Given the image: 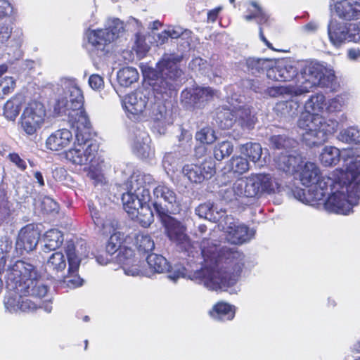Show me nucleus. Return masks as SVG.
Segmentation results:
<instances>
[{
    "mask_svg": "<svg viewBox=\"0 0 360 360\" xmlns=\"http://www.w3.org/2000/svg\"><path fill=\"white\" fill-rule=\"evenodd\" d=\"M183 174L188 179L193 183H200L204 180L205 174L201 166L198 165H186L183 168Z\"/></svg>",
    "mask_w": 360,
    "mask_h": 360,
    "instance_id": "79ce46f5",
    "label": "nucleus"
},
{
    "mask_svg": "<svg viewBox=\"0 0 360 360\" xmlns=\"http://www.w3.org/2000/svg\"><path fill=\"white\" fill-rule=\"evenodd\" d=\"M69 246L73 247V245H68L66 248L64 255L61 252H56L52 253L48 258L46 263V269L47 271L53 274H55L58 278L68 269L67 266H69V259L68 255V248Z\"/></svg>",
    "mask_w": 360,
    "mask_h": 360,
    "instance_id": "a878e982",
    "label": "nucleus"
},
{
    "mask_svg": "<svg viewBox=\"0 0 360 360\" xmlns=\"http://www.w3.org/2000/svg\"><path fill=\"white\" fill-rule=\"evenodd\" d=\"M337 15L346 20L360 18V2L356 0H342L335 4Z\"/></svg>",
    "mask_w": 360,
    "mask_h": 360,
    "instance_id": "cd10ccee",
    "label": "nucleus"
},
{
    "mask_svg": "<svg viewBox=\"0 0 360 360\" xmlns=\"http://www.w3.org/2000/svg\"><path fill=\"white\" fill-rule=\"evenodd\" d=\"M266 94L271 97H293L303 94L299 81H297V86L288 85L269 87L266 89Z\"/></svg>",
    "mask_w": 360,
    "mask_h": 360,
    "instance_id": "c9c22d12",
    "label": "nucleus"
},
{
    "mask_svg": "<svg viewBox=\"0 0 360 360\" xmlns=\"http://www.w3.org/2000/svg\"><path fill=\"white\" fill-rule=\"evenodd\" d=\"M236 124L243 130L250 131L255 127L257 121L255 115L248 107L240 106L236 108Z\"/></svg>",
    "mask_w": 360,
    "mask_h": 360,
    "instance_id": "7c9ffc66",
    "label": "nucleus"
},
{
    "mask_svg": "<svg viewBox=\"0 0 360 360\" xmlns=\"http://www.w3.org/2000/svg\"><path fill=\"white\" fill-rule=\"evenodd\" d=\"M132 152L141 159H151L154 157L155 150L151 146V139L143 129L136 128L131 138Z\"/></svg>",
    "mask_w": 360,
    "mask_h": 360,
    "instance_id": "412c9836",
    "label": "nucleus"
},
{
    "mask_svg": "<svg viewBox=\"0 0 360 360\" xmlns=\"http://www.w3.org/2000/svg\"><path fill=\"white\" fill-rule=\"evenodd\" d=\"M154 182L151 174L137 170L124 185L127 190L122 195L124 209L143 227L149 226L153 221V213L148 205L150 200L148 186Z\"/></svg>",
    "mask_w": 360,
    "mask_h": 360,
    "instance_id": "6e6552de",
    "label": "nucleus"
},
{
    "mask_svg": "<svg viewBox=\"0 0 360 360\" xmlns=\"http://www.w3.org/2000/svg\"><path fill=\"white\" fill-rule=\"evenodd\" d=\"M162 167L167 174L174 173L179 167V158L176 153H166L162 159Z\"/></svg>",
    "mask_w": 360,
    "mask_h": 360,
    "instance_id": "49530a36",
    "label": "nucleus"
},
{
    "mask_svg": "<svg viewBox=\"0 0 360 360\" xmlns=\"http://www.w3.org/2000/svg\"><path fill=\"white\" fill-rule=\"evenodd\" d=\"M136 243L140 251L148 252L155 248V243L151 237L146 233H139L136 236Z\"/></svg>",
    "mask_w": 360,
    "mask_h": 360,
    "instance_id": "8fccbe9b",
    "label": "nucleus"
},
{
    "mask_svg": "<svg viewBox=\"0 0 360 360\" xmlns=\"http://www.w3.org/2000/svg\"><path fill=\"white\" fill-rule=\"evenodd\" d=\"M69 267L67 274L65 272L59 277L60 281L68 288H75L82 285L83 280L78 275L81 258L77 255L75 249L69 246L68 248Z\"/></svg>",
    "mask_w": 360,
    "mask_h": 360,
    "instance_id": "4be33fe9",
    "label": "nucleus"
},
{
    "mask_svg": "<svg viewBox=\"0 0 360 360\" xmlns=\"http://www.w3.org/2000/svg\"><path fill=\"white\" fill-rule=\"evenodd\" d=\"M5 278L8 288L14 290L5 298L4 305L10 312L19 311L22 295L42 298L48 292V287L41 280L34 265L22 261H11L6 270Z\"/></svg>",
    "mask_w": 360,
    "mask_h": 360,
    "instance_id": "20e7f679",
    "label": "nucleus"
},
{
    "mask_svg": "<svg viewBox=\"0 0 360 360\" xmlns=\"http://www.w3.org/2000/svg\"><path fill=\"white\" fill-rule=\"evenodd\" d=\"M200 166L202 167V172L205 174L204 179H210L214 174L215 169L212 162H203Z\"/></svg>",
    "mask_w": 360,
    "mask_h": 360,
    "instance_id": "680f3d73",
    "label": "nucleus"
},
{
    "mask_svg": "<svg viewBox=\"0 0 360 360\" xmlns=\"http://www.w3.org/2000/svg\"><path fill=\"white\" fill-rule=\"evenodd\" d=\"M214 96H217V91L212 88L196 86L184 90L181 94V100L187 108H201Z\"/></svg>",
    "mask_w": 360,
    "mask_h": 360,
    "instance_id": "6ab92c4d",
    "label": "nucleus"
},
{
    "mask_svg": "<svg viewBox=\"0 0 360 360\" xmlns=\"http://www.w3.org/2000/svg\"><path fill=\"white\" fill-rule=\"evenodd\" d=\"M236 108H222L217 112V122L219 127L223 129H228L236 124Z\"/></svg>",
    "mask_w": 360,
    "mask_h": 360,
    "instance_id": "4c0bfd02",
    "label": "nucleus"
},
{
    "mask_svg": "<svg viewBox=\"0 0 360 360\" xmlns=\"http://www.w3.org/2000/svg\"><path fill=\"white\" fill-rule=\"evenodd\" d=\"M269 63L270 61L266 59L249 58L245 60L246 70L252 75L259 73L269 69Z\"/></svg>",
    "mask_w": 360,
    "mask_h": 360,
    "instance_id": "37998d69",
    "label": "nucleus"
},
{
    "mask_svg": "<svg viewBox=\"0 0 360 360\" xmlns=\"http://www.w3.org/2000/svg\"><path fill=\"white\" fill-rule=\"evenodd\" d=\"M39 239V233L32 224H28L21 229L15 243L16 251L22 255L35 249Z\"/></svg>",
    "mask_w": 360,
    "mask_h": 360,
    "instance_id": "5701e85b",
    "label": "nucleus"
},
{
    "mask_svg": "<svg viewBox=\"0 0 360 360\" xmlns=\"http://www.w3.org/2000/svg\"><path fill=\"white\" fill-rule=\"evenodd\" d=\"M327 32L330 44L337 49L347 42L360 41V30L356 24L348 25L337 20H331L328 25Z\"/></svg>",
    "mask_w": 360,
    "mask_h": 360,
    "instance_id": "2eb2a0df",
    "label": "nucleus"
},
{
    "mask_svg": "<svg viewBox=\"0 0 360 360\" xmlns=\"http://www.w3.org/2000/svg\"><path fill=\"white\" fill-rule=\"evenodd\" d=\"M89 84L94 90H99L104 86V81L101 76L97 74L91 75L89 78Z\"/></svg>",
    "mask_w": 360,
    "mask_h": 360,
    "instance_id": "6e6d98bb",
    "label": "nucleus"
},
{
    "mask_svg": "<svg viewBox=\"0 0 360 360\" xmlns=\"http://www.w3.org/2000/svg\"><path fill=\"white\" fill-rule=\"evenodd\" d=\"M201 255L205 267L194 272L191 279L203 283L212 290L227 291L238 281L244 265V256L238 251H229L221 255L217 245L209 239H204L196 250Z\"/></svg>",
    "mask_w": 360,
    "mask_h": 360,
    "instance_id": "f03ea898",
    "label": "nucleus"
},
{
    "mask_svg": "<svg viewBox=\"0 0 360 360\" xmlns=\"http://www.w3.org/2000/svg\"><path fill=\"white\" fill-rule=\"evenodd\" d=\"M240 152L248 156L251 161L256 162L261 158L262 148L258 143H247L241 147Z\"/></svg>",
    "mask_w": 360,
    "mask_h": 360,
    "instance_id": "a18cd8bd",
    "label": "nucleus"
},
{
    "mask_svg": "<svg viewBox=\"0 0 360 360\" xmlns=\"http://www.w3.org/2000/svg\"><path fill=\"white\" fill-rule=\"evenodd\" d=\"M297 127L302 130V139L306 145L312 147L325 143L329 135L334 134L339 123L333 119H326L318 112H326V100L323 94L311 95L305 102Z\"/></svg>",
    "mask_w": 360,
    "mask_h": 360,
    "instance_id": "423d86ee",
    "label": "nucleus"
},
{
    "mask_svg": "<svg viewBox=\"0 0 360 360\" xmlns=\"http://www.w3.org/2000/svg\"><path fill=\"white\" fill-rule=\"evenodd\" d=\"M126 32L124 23L117 18H109L104 28L88 30L85 32V47L92 60L107 56L111 45L122 37Z\"/></svg>",
    "mask_w": 360,
    "mask_h": 360,
    "instance_id": "f8f14e48",
    "label": "nucleus"
},
{
    "mask_svg": "<svg viewBox=\"0 0 360 360\" xmlns=\"http://www.w3.org/2000/svg\"><path fill=\"white\" fill-rule=\"evenodd\" d=\"M138 261L139 262V268L148 274L146 276L147 277L150 276L152 273L161 274L167 271L168 272V278L176 282L179 278H183L186 275V269L184 266L181 265L170 266L166 258L160 255L151 254L147 257L146 261L150 271L143 269L141 261L139 259Z\"/></svg>",
    "mask_w": 360,
    "mask_h": 360,
    "instance_id": "f3484780",
    "label": "nucleus"
},
{
    "mask_svg": "<svg viewBox=\"0 0 360 360\" xmlns=\"http://www.w3.org/2000/svg\"><path fill=\"white\" fill-rule=\"evenodd\" d=\"M12 40L11 42L13 43V46L19 48L23 42V33L21 30H15L12 33Z\"/></svg>",
    "mask_w": 360,
    "mask_h": 360,
    "instance_id": "e2e57ef3",
    "label": "nucleus"
},
{
    "mask_svg": "<svg viewBox=\"0 0 360 360\" xmlns=\"http://www.w3.org/2000/svg\"><path fill=\"white\" fill-rule=\"evenodd\" d=\"M42 205L44 206V209L45 212H49L52 210H55L57 204L50 198H44L42 201Z\"/></svg>",
    "mask_w": 360,
    "mask_h": 360,
    "instance_id": "774afa93",
    "label": "nucleus"
},
{
    "mask_svg": "<svg viewBox=\"0 0 360 360\" xmlns=\"http://www.w3.org/2000/svg\"><path fill=\"white\" fill-rule=\"evenodd\" d=\"M210 314L217 321H230L235 316V307L226 302H219L213 307Z\"/></svg>",
    "mask_w": 360,
    "mask_h": 360,
    "instance_id": "72a5a7b5",
    "label": "nucleus"
},
{
    "mask_svg": "<svg viewBox=\"0 0 360 360\" xmlns=\"http://www.w3.org/2000/svg\"><path fill=\"white\" fill-rule=\"evenodd\" d=\"M167 30L172 39L180 38L181 34H182V27L179 26H169Z\"/></svg>",
    "mask_w": 360,
    "mask_h": 360,
    "instance_id": "69168bd1",
    "label": "nucleus"
},
{
    "mask_svg": "<svg viewBox=\"0 0 360 360\" xmlns=\"http://www.w3.org/2000/svg\"><path fill=\"white\" fill-rule=\"evenodd\" d=\"M15 87V80L12 77L5 76L0 79V99L11 93Z\"/></svg>",
    "mask_w": 360,
    "mask_h": 360,
    "instance_id": "603ef678",
    "label": "nucleus"
},
{
    "mask_svg": "<svg viewBox=\"0 0 360 360\" xmlns=\"http://www.w3.org/2000/svg\"><path fill=\"white\" fill-rule=\"evenodd\" d=\"M228 166L231 171L239 174L247 172L250 169L249 162L241 156H233L229 161Z\"/></svg>",
    "mask_w": 360,
    "mask_h": 360,
    "instance_id": "c03bdc74",
    "label": "nucleus"
},
{
    "mask_svg": "<svg viewBox=\"0 0 360 360\" xmlns=\"http://www.w3.org/2000/svg\"><path fill=\"white\" fill-rule=\"evenodd\" d=\"M9 159L21 170L25 169L27 167L25 161L22 160L17 153L10 154Z\"/></svg>",
    "mask_w": 360,
    "mask_h": 360,
    "instance_id": "0e129e2a",
    "label": "nucleus"
},
{
    "mask_svg": "<svg viewBox=\"0 0 360 360\" xmlns=\"http://www.w3.org/2000/svg\"><path fill=\"white\" fill-rule=\"evenodd\" d=\"M282 190L281 180L271 174H251L237 179L231 187L224 191L223 195L231 201L237 197L254 198L262 194H274Z\"/></svg>",
    "mask_w": 360,
    "mask_h": 360,
    "instance_id": "9b49d317",
    "label": "nucleus"
},
{
    "mask_svg": "<svg viewBox=\"0 0 360 360\" xmlns=\"http://www.w3.org/2000/svg\"><path fill=\"white\" fill-rule=\"evenodd\" d=\"M326 191H319L314 188H311L306 191L304 189L296 188L293 191L294 197L299 201L314 206L319 204V202H326L324 198L327 195H326Z\"/></svg>",
    "mask_w": 360,
    "mask_h": 360,
    "instance_id": "c85d7f7f",
    "label": "nucleus"
},
{
    "mask_svg": "<svg viewBox=\"0 0 360 360\" xmlns=\"http://www.w3.org/2000/svg\"><path fill=\"white\" fill-rule=\"evenodd\" d=\"M304 65L294 63L290 60L283 59L277 61L275 65L267 70L268 78L275 81L286 82L295 78L297 85V77Z\"/></svg>",
    "mask_w": 360,
    "mask_h": 360,
    "instance_id": "aec40b11",
    "label": "nucleus"
},
{
    "mask_svg": "<svg viewBox=\"0 0 360 360\" xmlns=\"http://www.w3.org/2000/svg\"><path fill=\"white\" fill-rule=\"evenodd\" d=\"M63 240V235L61 231L56 229H50L44 236V244L42 250L45 252L56 250L60 247Z\"/></svg>",
    "mask_w": 360,
    "mask_h": 360,
    "instance_id": "473e14b6",
    "label": "nucleus"
},
{
    "mask_svg": "<svg viewBox=\"0 0 360 360\" xmlns=\"http://www.w3.org/2000/svg\"><path fill=\"white\" fill-rule=\"evenodd\" d=\"M210 64L201 58H195L189 63V68L195 72H198L202 75H206L207 77H211L210 71L207 68Z\"/></svg>",
    "mask_w": 360,
    "mask_h": 360,
    "instance_id": "3c124183",
    "label": "nucleus"
},
{
    "mask_svg": "<svg viewBox=\"0 0 360 360\" xmlns=\"http://www.w3.org/2000/svg\"><path fill=\"white\" fill-rule=\"evenodd\" d=\"M181 58V56L165 53L155 70H143V76L149 79L151 88H139L122 99V107L129 120L143 122L151 118L153 131L160 135L165 134L174 118L172 110L167 108L165 101L176 94L182 74L178 67Z\"/></svg>",
    "mask_w": 360,
    "mask_h": 360,
    "instance_id": "f257e3e1",
    "label": "nucleus"
},
{
    "mask_svg": "<svg viewBox=\"0 0 360 360\" xmlns=\"http://www.w3.org/2000/svg\"><path fill=\"white\" fill-rule=\"evenodd\" d=\"M248 14L244 16L247 21L255 20L259 26V38L269 49H274L272 44L266 39L264 30L266 26L271 25V20L261 6L255 1L250 3L248 8Z\"/></svg>",
    "mask_w": 360,
    "mask_h": 360,
    "instance_id": "b1692460",
    "label": "nucleus"
},
{
    "mask_svg": "<svg viewBox=\"0 0 360 360\" xmlns=\"http://www.w3.org/2000/svg\"><path fill=\"white\" fill-rule=\"evenodd\" d=\"M274 160L279 170L291 174L297 171L302 162L301 155L295 150L281 152Z\"/></svg>",
    "mask_w": 360,
    "mask_h": 360,
    "instance_id": "393cba45",
    "label": "nucleus"
},
{
    "mask_svg": "<svg viewBox=\"0 0 360 360\" xmlns=\"http://www.w3.org/2000/svg\"><path fill=\"white\" fill-rule=\"evenodd\" d=\"M269 141L270 146L278 150H283V152L293 150L297 146V142L294 139L288 138L285 134L271 136Z\"/></svg>",
    "mask_w": 360,
    "mask_h": 360,
    "instance_id": "58836bf2",
    "label": "nucleus"
},
{
    "mask_svg": "<svg viewBox=\"0 0 360 360\" xmlns=\"http://www.w3.org/2000/svg\"><path fill=\"white\" fill-rule=\"evenodd\" d=\"M338 139L343 143L360 144V129L356 127H349L340 131Z\"/></svg>",
    "mask_w": 360,
    "mask_h": 360,
    "instance_id": "a19ab883",
    "label": "nucleus"
},
{
    "mask_svg": "<svg viewBox=\"0 0 360 360\" xmlns=\"http://www.w3.org/2000/svg\"><path fill=\"white\" fill-rule=\"evenodd\" d=\"M139 79V73L136 68L124 67L117 72V80L121 86H129Z\"/></svg>",
    "mask_w": 360,
    "mask_h": 360,
    "instance_id": "ea45409f",
    "label": "nucleus"
},
{
    "mask_svg": "<svg viewBox=\"0 0 360 360\" xmlns=\"http://www.w3.org/2000/svg\"><path fill=\"white\" fill-rule=\"evenodd\" d=\"M220 226L226 233L227 240L233 244H242L251 240L255 231L247 226L240 224L231 216L226 215L220 222Z\"/></svg>",
    "mask_w": 360,
    "mask_h": 360,
    "instance_id": "a211bd4d",
    "label": "nucleus"
},
{
    "mask_svg": "<svg viewBox=\"0 0 360 360\" xmlns=\"http://www.w3.org/2000/svg\"><path fill=\"white\" fill-rule=\"evenodd\" d=\"M233 150V146L231 142L224 141L217 143L214 148V156L217 160L221 161L226 157L229 156Z\"/></svg>",
    "mask_w": 360,
    "mask_h": 360,
    "instance_id": "de8ad7c7",
    "label": "nucleus"
},
{
    "mask_svg": "<svg viewBox=\"0 0 360 360\" xmlns=\"http://www.w3.org/2000/svg\"><path fill=\"white\" fill-rule=\"evenodd\" d=\"M299 167L300 179L303 185L326 191L328 198L323 205L327 211L346 215L359 204L354 199L347 197L345 186L340 183V176L344 175L342 171L335 169L328 176H321L319 166L312 162H306Z\"/></svg>",
    "mask_w": 360,
    "mask_h": 360,
    "instance_id": "7ed1b4c3",
    "label": "nucleus"
},
{
    "mask_svg": "<svg viewBox=\"0 0 360 360\" xmlns=\"http://www.w3.org/2000/svg\"><path fill=\"white\" fill-rule=\"evenodd\" d=\"M96 261L98 264L101 265H105L112 261L115 257L113 256H110L108 253H106V250L103 254H99L96 257Z\"/></svg>",
    "mask_w": 360,
    "mask_h": 360,
    "instance_id": "338daca9",
    "label": "nucleus"
},
{
    "mask_svg": "<svg viewBox=\"0 0 360 360\" xmlns=\"http://www.w3.org/2000/svg\"><path fill=\"white\" fill-rule=\"evenodd\" d=\"M303 94L309 92L316 86L330 87L335 81L334 70L319 63L305 64L297 77Z\"/></svg>",
    "mask_w": 360,
    "mask_h": 360,
    "instance_id": "ddd939ff",
    "label": "nucleus"
},
{
    "mask_svg": "<svg viewBox=\"0 0 360 360\" xmlns=\"http://www.w3.org/2000/svg\"><path fill=\"white\" fill-rule=\"evenodd\" d=\"M89 169L88 176L94 181L96 186L103 185L105 183V178L103 174L100 169L96 168L94 166L93 162L90 165Z\"/></svg>",
    "mask_w": 360,
    "mask_h": 360,
    "instance_id": "5fc2aeb1",
    "label": "nucleus"
},
{
    "mask_svg": "<svg viewBox=\"0 0 360 360\" xmlns=\"http://www.w3.org/2000/svg\"><path fill=\"white\" fill-rule=\"evenodd\" d=\"M358 151L346 149L340 151L334 146H325L319 155L321 163L326 167L336 165L342 158L343 169H337L343 172L340 176V183L345 186L347 198L354 199L358 203L360 200V160Z\"/></svg>",
    "mask_w": 360,
    "mask_h": 360,
    "instance_id": "1a4fd4ad",
    "label": "nucleus"
},
{
    "mask_svg": "<svg viewBox=\"0 0 360 360\" xmlns=\"http://www.w3.org/2000/svg\"><path fill=\"white\" fill-rule=\"evenodd\" d=\"M136 37L135 49L137 53L142 56L148 52L149 47L142 41L139 34H136Z\"/></svg>",
    "mask_w": 360,
    "mask_h": 360,
    "instance_id": "bf43d9fd",
    "label": "nucleus"
},
{
    "mask_svg": "<svg viewBox=\"0 0 360 360\" xmlns=\"http://www.w3.org/2000/svg\"><path fill=\"white\" fill-rule=\"evenodd\" d=\"M207 70L210 71V74L211 75V77H208L210 80H213L214 82H217V78H218L219 82H221L222 71L220 67L214 66L213 65L210 64V67L207 68Z\"/></svg>",
    "mask_w": 360,
    "mask_h": 360,
    "instance_id": "052dcab7",
    "label": "nucleus"
},
{
    "mask_svg": "<svg viewBox=\"0 0 360 360\" xmlns=\"http://www.w3.org/2000/svg\"><path fill=\"white\" fill-rule=\"evenodd\" d=\"M296 97L293 96L292 98L288 101L278 102L274 107L275 112L285 117H292L297 115L300 108V102Z\"/></svg>",
    "mask_w": 360,
    "mask_h": 360,
    "instance_id": "f704fd0d",
    "label": "nucleus"
},
{
    "mask_svg": "<svg viewBox=\"0 0 360 360\" xmlns=\"http://www.w3.org/2000/svg\"><path fill=\"white\" fill-rule=\"evenodd\" d=\"M345 103V97L342 95H338L335 97L326 101L327 112H333L340 111Z\"/></svg>",
    "mask_w": 360,
    "mask_h": 360,
    "instance_id": "864d4df0",
    "label": "nucleus"
},
{
    "mask_svg": "<svg viewBox=\"0 0 360 360\" xmlns=\"http://www.w3.org/2000/svg\"><path fill=\"white\" fill-rule=\"evenodd\" d=\"M195 214L200 218L220 223L226 216V211L217 205H214L210 202H207L200 204L195 208Z\"/></svg>",
    "mask_w": 360,
    "mask_h": 360,
    "instance_id": "c756f323",
    "label": "nucleus"
},
{
    "mask_svg": "<svg viewBox=\"0 0 360 360\" xmlns=\"http://www.w3.org/2000/svg\"><path fill=\"white\" fill-rule=\"evenodd\" d=\"M72 141V134L67 129L53 132L46 140V147L52 151H60L66 148Z\"/></svg>",
    "mask_w": 360,
    "mask_h": 360,
    "instance_id": "bb28decb",
    "label": "nucleus"
},
{
    "mask_svg": "<svg viewBox=\"0 0 360 360\" xmlns=\"http://www.w3.org/2000/svg\"><path fill=\"white\" fill-rule=\"evenodd\" d=\"M46 115L45 107L41 102L37 101L29 102L20 117L22 131L29 136L35 134L42 127Z\"/></svg>",
    "mask_w": 360,
    "mask_h": 360,
    "instance_id": "dca6fc26",
    "label": "nucleus"
},
{
    "mask_svg": "<svg viewBox=\"0 0 360 360\" xmlns=\"http://www.w3.org/2000/svg\"><path fill=\"white\" fill-rule=\"evenodd\" d=\"M30 295H23L19 307V311L28 312L35 310L37 307L43 309L46 312L50 313L52 310V304L50 300L40 301L39 303L31 300Z\"/></svg>",
    "mask_w": 360,
    "mask_h": 360,
    "instance_id": "e433bc0d",
    "label": "nucleus"
},
{
    "mask_svg": "<svg viewBox=\"0 0 360 360\" xmlns=\"http://www.w3.org/2000/svg\"><path fill=\"white\" fill-rule=\"evenodd\" d=\"M77 143L65 153L66 160L75 166L86 167L94 162L98 150V144L95 140H80L77 134Z\"/></svg>",
    "mask_w": 360,
    "mask_h": 360,
    "instance_id": "4468645a",
    "label": "nucleus"
},
{
    "mask_svg": "<svg viewBox=\"0 0 360 360\" xmlns=\"http://www.w3.org/2000/svg\"><path fill=\"white\" fill-rule=\"evenodd\" d=\"M150 200L156 214L166 227L169 239L180 245L189 256L192 255L195 257L193 250L195 248L185 233L186 228L171 217L181 210V201L173 188L164 182L159 183L154 187Z\"/></svg>",
    "mask_w": 360,
    "mask_h": 360,
    "instance_id": "39448f33",
    "label": "nucleus"
},
{
    "mask_svg": "<svg viewBox=\"0 0 360 360\" xmlns=\"http://www.w3.org/2000/svg\"><path fill=\"white\" fill-rule=\"evenodd\" d=\"M26 103V97L21 94H16L4 105V114L10 120H14L18 115L22 107Z\"/></svg>",
    "mask_w": 360,
    "mask_h": 360,
    "instance_id": "2f4dec72",
    "label": "nucleus"
},
{
    "mask_svg": "<svg viewBox=\"0 0 360 360\" xmlns=\"http://www.w3.org/2000/svg\"><path fill=\"white\" fill-rule=\"evenodd\" d=\"M58 98L53 107L56 114L65 116L70 122L87 127L89 121L83 108L84 96L75 79L65 77L60 80Z\"/></svg>",
    "mask_w": 360,
    "mask_h": 360,
    "instance_id": "9d476101",
    "label": "nucleus"
},
{
    "mask_svg": "<svg viewBox=\"0 0 360 360\" xmlns=\"http://www.w3.org/2000/svg\"><path fill=\"white\" fill-rule=\"evenodd\" d=\"M195 139L202 144H211L215 141L217 136L211 127H205L197 131Z\"/></svg>",
    "mask_w": 360,
    "mask_h": 360,
    "instance_id": "09e8293b",
    "label": "nucleus"
},
{
    "mask_svg": "<svg viewBox=\"0 0 360 360\" xmlns=\"http://www.w3.org/2000/svg\"><path fill=\"white\" fill-rule=\"evenodd\" d=\"M13 13V6L7 0H0V20L10 16Z\"/></svg>",
    "mask_w": 360,
    "mask_h": 360,
    "instance_id": "4d7b16f0",
    "label": "nucleus"
},
{
    "mask_svg": "<svg viewBox=\"0 0 360 360\" xmlns=\"http://www.w3.org/2000/svg\"><path fill=\"white\" fill-rule=\"evenodd\" d=\"M89 208L92 219L96 226L101 229L104 233L111 234L109 240L106 245V253L113 256L117 252L118 254L115 257V261L119 263L124 274L127 276H148V274L141 269L138 259L134 257L132 249L122 247L125 236L124 233L117 231L118 223L116 220L107 219L104 220L105 214L101 211V205L97 206V202H89Z\"/></svg>",
    "mask_w": 360,
    "mask_h": 360,
    "instance_id": "0eeeda50",
    "label": "nucleus"
},
{
    "mask_svg": "<svg viewBox=\"0 0 360 360\" xmlns=\"http://www.w3.org/2000/svg\"><path fill=\"white\" fill-rule=\"evenodd\" d=\"M13 27L9 25H3L0 27V42L4 44L11 37Z\"/></svg>",
    "mask_w": 360,
    "mask_h": 360,
    "instance_id": "13d9d810",
    "label": "nucleus"
}]
</instances>
